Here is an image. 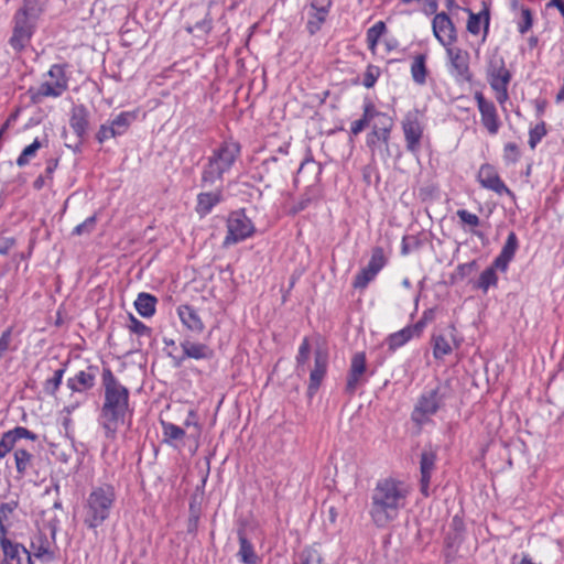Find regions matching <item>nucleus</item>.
<instances>
[{"label": "nucleus", "mask_w": 564, "mask_h": 564, "mask_svg": "<svg viewBox=\"0 0 564 564\" xmlns=\"http://www.w3.org/2000/svg\"><path fill=\"white\" fill-rule=\"evenodd\" d=\"M102 386L105 399L99 414V424L108 440H115L120 425L129 413V390L115 377L110 368H104Z\"/></svg>", "instance_id": "nucleus-1"}, {"label": "nucleus", "mask_w": 564, "mask_h": 564, "mask_svg": "<svg viewBox=\"0 0 564 564\" xmlns=\"http://www.w3.org/2000/svg\"><path fill=\"white\" fill-rule=\"evenodd\" d=\"M410 489L403 481L393 478L381 479L371 494L369 514L378 528H384L395 520L405 508Z\"/></svg>", "instance_id": "nucleus-2"}, {"label": "nucleus", "mask_w": 564, "mask_h": 564, "mask_svg": "<svg viewBox=\"0 0 564 564\" xmlns=\"http://www.w3.org/2000/svg\"><path fill=\"white\" fill-rule=\"evenodd\" d=\"M41 13V0H24L22 7L15 12L12 35L9 39V44L15 52L23 51L30 44Z\"/></svg>", "instance_id": "nucleus-3"}, {"label": "nucleus", "mask_w": 564, "mask_h": 564, "mask_svg": "<svg viewBox=\"0 0 564 564\" xmlns=\"http://www.w3.org/2000/svg\"><path fill=\"white\" fill-rule=\"evenodd\" d=\"M240 153V147L235 142H224L213 151L202 172V187L215 186L221 183L225 173L229 172Z\"/></svg>", "instance_id": "nucleus-4"}, {"label": "nucleus", "mask_w": 564, "mask_h": 564, "mask_svg": "<svg viewBox=\"0 0 564 564\" xmlns=\"http://www.w3.org/2000/svg\"><path fill=\"white\" fill-rule=\"evenodd\" d=\"M115 500L116 492L112 486L93 488L84 505V524L91 530L101 525L109 518Z\"/></svg>", "instance_id": "nucleus-5"}, {"label": "nucleus", "mask_w": 564, "mask_h": 564, "mask_svg": "<svg viewBox=\"0 0 564 564\" xmlns=\"http://www.w3.org/2000/svg\"><path fill=\"white\" fill-rule=\"evenodd\" d=\"M448 394L449 388L442 383L425 390L412 412V420L419 425L425 424L444 405Z\"/></svg>", "instance_id": "nucleus-6"}, {"label": "nucleus", "mask_w": 564, "mask_h": 564, "mask_svg": "<svg viewBox=\"0 0 564 564\" xmlns=\"http://www.w3.org/2000/svg\"><path fill=\"white\" fill-rule=\"evenodd\" d=\"M402 131L406 150L417 153L424 132L423 115L419 109H412L405 113L402 120Z\"/></svg>", "instance_id": "nucleus-7"}, {"label": "nucleus", "mask_w": 564, "mask_h": 564, "mask_svg": "<svg viewBox=\"0 0 564 564\" xmlns=\"http://www.w3.org/2000/svg\"><path fill=\"white\" fill-rule=\"evenodd\" d=\"M254 232V225L243 210H235L230 213L227 219V236L224 245H236L246 240Z\"/></svg>", "instance_id": "nucleus-8"}, {"label": "nucleus", "mask_w": 564, "mask_h": 564, "mask_svg": "<svg viewBox=\"0 0 564 564\" xmlns=\"http://www.w3.org/2000/svg\"><path fill=\"white\" fill-rule=\"evenodd\" d=\"M449 58V74L457 83L471 82V73L469 69V54L458 47H447Z\"/></svg>", "instance_id": "nucleus-9"}, {"label": "nucleus", "mask_w": 564, "mask_h": 564, "mask_svg": "<svg viewBox=\"0 0 564 564\" xmlns=\"http://www.w3.org/2000/svg\"><path fill=\"white\" fill-rule=\"evenodd\" d=\"M478 182L484 188L490 189L498 195H508L514 198L513 192L500 178L496 169L490 164H482L477 174Z\"/></svg>", "instance_id": "nucleus-10"}, {"label": "nucleus", "mask_w": 564, "mask_h": 564, "mask_svg": "<svg viewBox=\"0 0 564 564\" xmlns=\"http://www.w3.org/2000/svg\"><path fill=\"white\" fill-rule=\"evenodd\" d=\"M511 73L506 68L505 59L499 54L490 56L487 65V79L491 88L509 85Z\"/></svg>", "instance_id": "nucleus-11"}, {"label": "nucleus", "mask_w": 564, "mask_h": 564, "mask_svg": "<svg viewBox=\"0 0 564 564\" xmlns=\"http://www.w3.org/2000/svg\"><path fill=\"white\" fill-rule=\"evenodd\" d=\"M367 370L365 352H356L350 362L349 372L346 382V392L354 394L357 388L366 382L365 373Z\"/></svg>", "instance_id": "nucleus-12"}, {"label": "nucleus", "mask_w": 564, "mask_h": 564, "mask_svg": "<svg viewBox=\"0 0 564 564\" xmlns=\"http://www.w3.org/2000/svg\"><path fill=\"white\" fill-rule=\"evenodd\" d=\"M432 28L435 37L444 46H451L456 41L454 23L445 12L435 14Z\"/></svg>", "instance_id": "nucleus-13"}, {"label": "nucleus", "mask_w": 564, "mask_h": 564, "mask_svg": "<svg viewBox=\"0 0 564 564\" xmlns=\"http://www.w3.org/2000/svg\"><path fill=\"white\" fill-rule=\"evenodd\" d=\"M56 530L55 528L51 531V539L42 532L36 534L31 541V557L34 556L37 560L50 563L55 560L56 555L52 547L55 541Z\"/></svg>", "instance_id": "nucleus-14"}, {"label": "nucleus", "mask_w": 564, "mask_h": 564, "mask_svg": "<svg viewBox=\"0 0 564 564\" xmlns=\"http://www.w3.org/2000/svg\"><path fill=\"white\" fill-rule=\"evenodd\" d=\"M327 365H328L327 351L323 348H317L315 350L314 368L311 371L310 383H308V388H307V394L310 397H313L317 392V390L326 375Z\"/></svg>", "instance_id": "nucleus-15"}, {"label": "nucleus", "mask_w": 564, "mask_h": 564, "mask_svg": "<svg viewBox=\"0 0 564 564\" xmlns=\"http://www.w3.org/2000/svg\"><path fill=\"white\" fill-rule=\"evenodd\" d=\"M69 126L78 138V143L74 147V151L79 152L80 144L89 126V111L84 105H76L72 108Z\"/></svg>", "instance_id": "nucleus-16"}, {"label": "nucleus", "mask_w": 564, "mask_h": 564, "mask_svg": "<svg viewBox=\"0 0 564 564\" xmlns=\"http://www.w3.org/2000/svg\"><path fill=\"white\" fill-rule=\"evenodd\" d=\"M475 99L481 116L482 124L490 134H496L499 130L500 123L494 102L488 101L479 91L475 94Z\"/></svg>", "instance_id": "nucleus-17"}, {"label": "nucleus", "mask_w": 564, "mask_h": 564, "mask_svg": "<svg viewBox=\"0 0 564 564\" xmlns=\"http://www.w3.org/2000/svg\"><path fill=\"white\" fill-rule=\"evenodd\" d=\"M98 371L97 366L89 365L85 370H80L74 377L67 379V388L73 392H85L93 389Z\"/></svg>", "instance_id": "nucleus-18"}, {"label": "nucleus", "mask_w": 564, "mask_h": 564, "mask_svg": "<svg viewBox=\"0 0 564 564\" xmlns=\"http://www.w3.org/2000/svg\"><path fill=\"white\" fill-rule=\"evenodd\" d=\"M0 546L3 552V558L11 563L17 561V564H33L31 552L28 551L22 544L12 542L7 536H0Z\"/></svg>", "instance_id": "nucleus-19"}, {"label": "nucleus", "mask_w": 564, "mask_h": 564, "mask_svg": "<svg viewBox=\"0 0 564 564\" xmlns=\"http://www.w3.org/2000/svg\"><path fill=\"white\" fill-rule=\"evenodd\" d=\"M435 462H436V452L434 449L425 448L421 453V459H420V473H421V479H420V486H421V492L427 497L430 495V481L432 473L435 469Z\"/></svg>", "instance_id": "nucleus-20"}, {"label": "nucleus", "mask_w": 564, "mask_h": 564, "mask_svg": "<svg viewBox=\"0 0 564 564\" xmlns=\"http://www.w3.org/2000/svg\"><path fill=\"white\" fill-rule=\"evenodd\" d=\"M332 0H312L308 11L307 29L311 34L316 33L325 22Z\"/></svg>", "instance_id": "nucleus-21"}, {"label": "nucleus", "mask_w": 564, "mask_h": 564, "mask_svg": "<svg viewBox=\"0 0 564 564\" xmlns=\"http://www.w3.org/2000/svg\"><path fill=\"white\" fill-rule=\"evenodd\" d=\"M455 330V327L451 326L448 334L433 335V356L435 359H443L453 351V345L458 346L454 335Z\"/></svg>", "instance_id": "nucleus-22"}, {"label": "nucleus", "mask_w": 564, "mask_h": 564, "mask_svg": "<svg viewBox=\"0 0 564 564\" xmlns=\"http://www.w3.org/2000/svg\"><path fill=\"white\" fill-rule=\"evenodd\" d=\"M180 345L183 350V357L181 360H184L185 358L200 360L212 359L214 357V350L206 344L195 343L188 338H184Z\"/></svg>", "instance_id": "nucleus-23"}, {"label": "nucleus", "mask_w": 564, "mask_h": 564, "mask_svg": "<svg viewBox=\"0 0 564 564\" xmlns=\"http://www.w3.org/2000/svg\"><path fill=\"white\" fill-rule=\"evenodd\" d=\"M177 315L188 330L195 334L203 333L205 325L198 315L197 311L191 305H180L177 307Z\"/></svg>", "instance_id": "nucleus-24"}, {"label": "nucleus", "mask_w": 564, "mask_h": 564, "mask_svg": "<svg viewBox=\"0 0 564 564\" xmlns=\"http://www.w3.org/2000/svg\"><path fill=\"white\" fill-rule=\"evenodd\" d=\"M221 189L215 192H206L197 195L196 213L200 217L208 215L212 209L221 202Z\"/></svg>", "instance_id": "nucleus-25"}, {"label": "nucleus", "mask_w": 564, "mask_h": 564, "mask_svg": "<svg viewBox=\"0 0 564 564\" xmlns=\"http://www.w3.org/2000/svg\"><path fill=\"white\" fill-rule=\"evenodd\" d=\"M64 91H66L64 83L58 84L54 83V80H46L37 87L32 99L34 102H41L46 97L57 98L62 96Z\"/></svg>", "instance_id": "nucleus-26"}, {"label": "nucleus", "mask_w": 564, "mask_h": 564, "mask_svg": "<svg viewBox=\"0 0 564 564\" xmlns=\"http://www.w3.org/2000/svg\"><path fill=\"white\" fill-rule=\"evenodd\" d=\"M156 303L158 299L154 295L141 292L134 301V307L142 317L149 318L154 315Z\"/></svg>", "instance_id": "nucleus-27"}, {"label": "nucleus", "mask_w": 564, "mask_h": 564, "mask_svg": "<svg viewBox=\"0 0 564 564\" xmlns=\"http://www.w3.org/2000/svg\"><path fill=\"white\" fill-rule=\"evenodd\" d=\"M239 551L238 556L245 564H256L258 556L254 552L252 543L247 539L242 530L238 531Z\"/></svg>", "instance_id": "nucleus-28"}, {"label": "nucleus", "mask_w": 564, "mask_h": 564, "mask_svg": "<svg viewBox=\"0 0 564 564\" xmlns=\"http://www.w3.org/2000/svg\"><path fill=\"white\" fill-rule=\"evenodd\" d=\"M427 73L426 55H416L411 64V76L413 82L420 86L425 85Z\"/></svg>", "instance_id": "nucleus-29"}, {"label": "nucleus", "mask_w": 564, "mask_h": 564, "mask_svg": "<svg viewBox=\"0 0 564 564\" xmlns=\"http://www.w3.org/2000/svg\"><path fill=\"white\" fill-rule=\"evenodd\" d=\"M65 371H66V365H64L62 368L55 369L53 371V376L51 378H47L43 382V392L46 395H50V397L56 395V392L62 384V380H63Z\"/></svg>", "instance_id": "nucleus-30"}, {"label": "nucleus", "mask_w": 564, "mask_h": 564, "mask_svg": "<svg viewBox=\"0 0 564 564\" xmlns=\"http://www.w3.org/2000/svg\"><path fill=\"white\" fill-rule=\"evenodd\" d=\"M481 14L485 15V21H484L485 35L488 33L490 18H489V11L487 8L479 14H475L471 11H469V19L467 21V30L469 33H471L474 35L479 34L480 24H481Z\"/></svg>", "instance_id": "nucleus-31"}, {"label": "nucleus", "mask_w": 564, "mask_h": 564, "mask_svg": "<svg viewBox=\"0 0 564 564\" xmlns=\"http://www.w3.org/2000/svg\"><path fill=\"white\" fill-rule=\"evenodd\" d=\"M413 338V335L411 334V330L406 327L402 328L399 332H395L386 339V344L388 345V348L390 351H394L398 348L405 345L409 340Z\"/></svg>", "instance_id": "nucleus-32"}, {"label": "nucleus", "mask_w": 564, "mask_h": 564, "mask_svg": "<svg viewBox=\"0 0 564 564\" xmlns=\"http://www.w3.org/2000/svg\"><path fill=\"white\" fill-rule=\"evenodd\" d=\"M32 459L33 455L29 451L25 448H17L14 452V460L18 474L24 476L31 467Z\"/></svg>", "instance_id": "nucleus-33"}, {"label": "nucleus", "mask_w": 564, "mask_h": 564, "mask_svg": "<svg viewBox=\"0 0 564 564\" xmlns=\"http://www.w3.org/2000/svg\"><path fill=\"white\" fill-rule=\"evenodd\" d=\"M43 147V143L36 138L34 141L25 147L19 158L17 159V165L23 167L30 163V161L35 158L37 151Z\"/></svg>", "instance_id": "nucleus-34"}, {"label": "nucleus", "mask_w": 564, "mask_h": 564, "mask_svg": "<svg viewBox=\"0 0 564 564\" xmlns=\"http://www.w3.org/2000/svg\"><path fill=\"white\" fill-rule=\"evenodd\" d=\"M294 564H326L322 554L315 547L303 550Z\"/></svg>", "instance_id": "nucleus-35"}, {"label": "nucleus", "mask_w": 564, "mask_h": 564, "mask_svg": "<svg viewBox=\"0 0 564 564\" xmlns=\"http://www.w3.org/2000/svg\"><path fill=\"white\" fill-rule=\"evenodd\" d=\"M134 116L131 112H121L115 119L110 121L117 135H122L127 132L130 124L132 123Z\"/></svg>", "instance_id": "nucleus-36"}, {"label": "nucleus", "mask_w": 564, "mask_h": 564, "mask_svg": "<svg viewBox=\"0 0 564 564\" xmlns=\"http://www.w3.org/2000/svg\"><path fill=\"white\" fill-rule=\"evenodd\" d=\"M381 127L377 124L373 127L372 134L377 138V140H381L386 144L389 141L390 130L392 128V120L388 116H382V120H380Z\"/></svg>", "instance_id": "nucleus-37"}, {"label": "nucleus", "mask_w": 564, "mask_h": 564, "mask_svg": "<svg viewBox=\"0 0 564 564\" xmlns=\"http://www.w3.org/2000/svg\"><path fill=\"white\" fill-rule=\"evenodd\" d=\"M164 440L166 442L180 441L185 436V431L173 423L162 421Z\"/></svg>", "instance_id": "nucleus-38"}, {"label": "nucleus", "mask_w": 564, "mask_h": 564, "mask_svg": "<svg viewBox=\"0 0 564 564\" xmlns=\"http://www.w3.org/2000/svg\"><path fill=\"white\" fill-rule=\"evenodd\" d=\"M386 32V24L382 21H378L375 23L371 28L367 31V43L370 48H373L377 44L379 39Z\"/></svg>", "instance_id": "nucleus-39"}, {"label": "nucleus", "mask_w": 564, "mask_h": 564, "mask_svg": "<svg viewBox=\"0 0 564 564\" xmlns=\"http://www.w3.org/2000/svg\"><path fill=\"white\" fill-rule=\"evenodd\" d=\"M386 265V257L383 253V249L381 247H376L372 249L370 261L367 265L369 271H375L379 273V271Z\"/></svg>", "instance_id": "nucleus-40"}, {"label": "nucleus", "mask_w": 564, "mask_h": 564, "mask_svg": "<svg viewBox=\"0 0 564 564\" xmlns=\"http://www.w3.org/2000/svg\"><path fill=\"white\" fill-rule=\"evenodd\" d=\"M498 282V276L494 268H487L484 270L478 280V288L484 292H487L488 289L492 285H496Z\"/></svg>", "instance_id": "nucleus-41"}, {"label": "nucleus", "mask_w": 564, "mask_h": 564, "mask_svg": "<svg viewBox=\"0 0 564 564\" xmlns=\"http://www.w3.org/2000/svg\"><path fill=\"white\" fill-rule=\"evenodd\" d=\"M378 273L375 271H369V268L365 267L361 271L355 276L352 285L355 289H365L370 281L375 279Z\"/></svg>", "instance_id": "nucleus-42"}, {"label": "nucleus", "mask_w": 564, "mask_h": 564, "mask_svg": "<svg viewBox=\"0 0 564 564\" xmlns=\"http://www.w3.org/2000/svg\"><path fill=\"white\" fill-rule=\"evenodd\" d=\"M518 248L519 241L517 235L514 231H510L500 253L513 259Z\"/></svg>", "instance_id": "nucleus-43"}, {"label": "nucleus", "mask_w": 564, "mask_h": 564, "mask_svg": "<svg viewBox=\"0 0 564 564\" xmlns=\"http://www.w3.org/2000/svg\"><path fill=\"white\" fill-rule=\"evenodd\" d=\"M47 75L51 78V80H54V83H58V84L64 83L65 89L67 90L68 80H67V77L65 74V68L63 65H59V64L52 65Z\"/></svg>", "instance_id": "nucleus-44"}, {"label": "nucleus", "mask_w": 564, "mask_h": 564, "mask_svg": "<svg viewBox=\"0 0 564 564\" xmlns=\"http://www.w3.org/2000/svg\"><path fill=\"white\" fill-rule=\"evenodd\" d=\"M546 134L545 123L542 121L538 123L534 128L530 129L529 132V145L533 150L536 144L542 140V138Z\"/></svg>", "instance_id": "nucleus-45"}, {"label": "nucleus", "mask_w": 564, "mask_h": 564, "mask_svg": "<svg viewBox=\"0 0 564 564\" xmlns=\"http://www.w3.org/2000/svg\"><path fill=\"white\" fill-rule=\"evenodd\" d=\"M96 223H97L96 215L88 217L86 220H84L82 224L77 225L73 229V235H75V236L89 235L95 229Z\"/></svg>", "instance_id": "nucleus-46"}, {"label": "nucleus", "mask_w": 564, "mask_h": 564, "mask_svg": "<svg viewBox=\"0 0 564 564\" xmlns=\"http://www.w3.org/2000/svg\"><path fill=\"white\" fill-rule=\"evenodd\" d=\"M381 72L378 66L368 65L366 73L364 75L362 84L366 88H372L379 78Z\"/></svg>", "instance_id": "nucleus-47"}, {"label": "nucleus", "mask_w": 564, "mask_h": 564, "mask_svg": "<svg viewBox=\"0 0 564 564\" xmlns=\"http://www.w3.org/2000/svg\"><path fill=\"white\" fill-rule=\"evenodd\" d=\"M310 352H311V347H310L308 339L304 338L302 344L300 345L299 354L296 356L297 369L304 370V365L308 360Z\"/></svg>", "instance_id": "nucleus-48"}, {"label": "nucleus", "mask_w": 564, "mask_h": 564, "mask_svg": "<svg viewBox=\"0 0 564 564\" xmlns=\"http://www.w3.org/2000/svg\"><path fill=\"white\" fill-rule=\"evenodd\" d=\"M532 12L529 8H521V21L518 23V30L521 34L527 33L532 26Z\"/></svg>", "instance_id": "nucleus-49"}, {"label": "nucleus", "mask_w": 564, "mask_h": 564, "mask_svg": "<svg viewBox=\"0 0 564 564\" xmlns=\"http://www.w3.org/2000/svg\"><path fill=\"white\" fill-rule=\"evenodd\" d=\"M456 215L464 225H467L469 227H478L480 225L479 217L476 214H471L466 209H458Z\"/></svg>", "instance_id": "nucleus-50"}, {"label": "nucleus", "mask_w": 564, "mask_h": 564, "mask_svg": "<svg viewBox=\"0 0 564 564\" xmlns=\"http://www.w3.org/2000/svg\"><path fill=\"white\" fill-rule=\"evenodd\" d=\"M129 319H130L129 329L132 333H134L139 336L149 335L151 333V328L148 327L144 323H142L138 318H135L133 315L130 314Z\"/></svg>", "instance_id": "nucleus-51"}, {"label": "nucleus", "mask_w": 564, "mask_h": 564, "mask_svg": "<svg viewBox=\"0 0 564 564\" xmlns=\"http://www.w3.org/2000/svg\"><path fill=\"white\" fill-rule=\"evenodd\" d=\"M520 158V151L516 143H507L503 149V159L508 163H514Z\"/></svg>", "instance_id": "nucleus-52"}, {"label": "nucleus", "mask_w": 564, "mask_h": 564, "mask_svg": "<svg viewBox=\"0 0 564 564\" xmlns=\"http://www.w3.org/2000/svg\"><path fill=\"white\" fill-rule=\"evenodd\" d=\"M116 137H118V135H117L116 131L113 130L111 123L101 124L96 134V139L98 140L99 143H104L108 139L116 138Z\"/></svg>", "instance_id": "nucleus-53"}, {"label": "nucleus", "mask_w": 564, "mask_h": 564, "mask_svg": "<svg viewBox=\"0 0 564 564\" xmlns=\"http://www.w3.org/2000/svg\"><path fill=\"white\" fill-rule=\"evenodd\" d=\"M186 30L189 33L194 32V30H197L203 34H207L212 30V19H209L208 14H206V17L202 21H198L194 26H188Z\"/></svg>", "instance_id": "nucleus-54"}, {"label": "nucleus", "mask_w": 564, "mask_h": 564, "mask_svg": "<svg viewBox=\"0 0 564 564\" xmlns=\"http://www.w3.org/2000/svg\"><path fill=\"white\" fill-rule=\"evenodd\" d=\"M382 116H386V115L377 111L375 106L371 102H368L364 106V115L361 118L365 119L368 123L375 117H378L380 120H382Z\"/></svg>", "instance_id": "nucleus-55"}, {"label": "nucleus", "mask_w": 564, "mask_h": 564, "mask_svg": "<svg viewBox=\"0 0 564 564\" xmlns=\"http://www.w3.org/2000/svg\"><path fill=\"white\" fill-rule=\"evenodd\" d=\"M511 260V258L499 253L498 257L494 260L490 268H494L495 271L500 270L501 272H506Z\"/></svg>", "instance_id": "nucleus-56"}, {"label": "nucleus", "mask_w": 564, "mask_h": 564, "mask_svg": "<svg viewBox=\"0 0 564 564\" xmlns=\"http://www.w3.org/2000/svg\"><path fill=\"white\" fill-rule=\"evenodd\" d=\"M19 440H18L13 429L3 433L2 437L0 440V442L2 444H4L9 448V451H12L15 447V444Z\"/></svg>", "instance_id": "nucleus-57"}, {"label": "nucleus", "mask_w": 564, "mask_h": 564, "mask_svg": "<svg viewBox=\"0 0 564 564\" xmlns=\"http://www.w3.org/2000/svg\"><path fill=\"white\" fill-rule=\"evenodd\" d=\"M11 328L6 329L0 336V359L8 351L10 343H11Z\"/></svg>", "instance_id": "nucleus-58"}, {"label": "nucleus", "mask_w": 564, "mask_h": 564, "mask_svg": "<svg viewBox=\"0 0 564 564\" xmlns=\"http://www.w3.org/2000/svg\"><path fill=\"white\" fill-rule=\"evenodd\" d=\"M15 502H4L0 505V522H6L15 510Z\"/></svg>", "instance_id": "nucleus-59"}, {"label": "nucleus", "mask_w": 564, "mask_h": 564, "mask_svg": "<svg viewBox=\"0 0 564 564\" xmlns=\"http://www.w3.org/2000/svg\"><path fill=\"white\" fill-rule=\"evenodd\" d=\"M13 430H14V433H15L18 440L28 438L33 442L37 440V435L35 433H33L32 431L28 430L26 427L17 426Z\"/></svg>", "instance_id": "nucleus-60"}, {"label": "nucleus", "mask_w": 564, "mask_h": 564, "mask_svg": "<svg viewBox=\"0 0 564 564\" xmlns=\"http://www.w3.org/2000/svg\"><path fill=\"white\" fill-rule=\"evenodd\" d=\"M492 89L496 91L497 101L500 105H503L509 98L508 85H500L499 87Z\"/></svg>", "instance_id": "nucleus-61"}, {"label": "nucleus", "mask_w": 564, "mask_h": 564, "mask_svg": "<svg viewBox=\"0 0 564 564\" xmlns=\"http://www.w3.org/2000/svg\"><path fill=\"white\" fill-rule=\"evenodd\" d=\"M15 245V239L14 238H3L1 241H0V254H8L9 251L12 249V247Z\"/></svg>", "instance_id": "nucleus-62"}, {"label": "nucleus", "mask_w": 564, "mask_h": 564, "mask_svg": "<svg viewBox=\"0 0 564 564\" xmlns=\"http://www.w3.org/2000/svg\"><path fill=\"white\" fill-rule=\"evenodd\" d=\"M369 123L360 118L358 120H355L352 123H351V127H350V131L352 134L357 135L359 134Z\"/></svg>", "instance_id": "nucleus-63"}, {"label": "nucleus", "mask_w": 564, "mask_h": 564, "mask_svg": "<svg viewBox=\"0 0 564 564\" xmlns=\"http://www.w3.org/2000/svg\"><path fill=\"white\" fill-rule=\"evenodd\" d=\"M426 325L427 324L422 318H420V321H417L413 326H408V328L411 330L413 337H417L421 335Z\"/></svg>", "instance_id": "nucleus-64"}]
</instances>
